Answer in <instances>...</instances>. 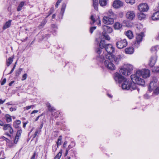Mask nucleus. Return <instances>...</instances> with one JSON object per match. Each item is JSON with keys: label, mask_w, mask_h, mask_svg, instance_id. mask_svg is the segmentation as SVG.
I'll list each match as a JSON object with an SVG mask.
<instances>
[{"label": "nucleus", "mask_w": 159, "mask_h": 159, "mask_svg": "<svg viewBox=\"0 0 159 159\" xmlns=\"http://www.w3.org/2000/svg\"><path fill=\"white\" fill-rule=\"evenodd\" d=\"M150 75V72L149 70L143 69L137 70L135 74L131 75V78L134 82L139 85L144 86L145 84V81L143 79L140 77V76H142L143 78H146L149 77Z\"/></svg>", "instance_id": "1"}, {"label": "nucleus", "mask_w": 159, "mask_h": 159, "mask_svg": "<svg viewBox=\"0 0 159 159\" xmlns=\"http://www.w3.org/2000/svg\"><path fill=\"white\" fill-rule=\"evenodd\" d=\"M103 32L102 34H100L99 38L96 39V40L98 43L100 42L99 46L101 48H103L104 46L105 40H110V38L106 33L110 34L113 31V29L111 27L103 25L102 26Z\"/></svg>", "instance_id": "2"}, {"label": "nucleus", "mask_w": 159, "mask_h": 159, "mask_svg": "<svg viewBox=\"0 0 159 159\" xmlns=\"http://www.w3.org/2000/svg\"><path fill=\"white\" fill-rule=\"evenodd\" d=\"M105 43L104 46L103 48H101L100 47V48H97L96 52L99 55H102L106 57V55H108L109 54H111L114 52L115 51V48L111 44H108L105 45Z\"/></svg>", "instance_id": "3"}, {"label": "nucleus", "mask_w": 159, "mask_h": 159, "mask_svg": "<svg viewBox=\"0 0 159 159\" xmlns=\"http://www.w3.org/2000/svg\"><path fill=\"white\" fill-rule=\"evenodd\" d=\"M97 60L99 61L100 63L104 64L105 67L107 69L111 70H113L115 69L114 65L111 62V60L106 58L104 56L100 55L97 56Z\"/></svg>", "instance_id": "4"}, {"label": "nucleus", "mask_w": 159, "mask_h": 159, "mask_svg": "<svg viewBox=\"0 0 159 159\" xmlns=\"http://www.w3.org/2000/svg\"><path fill=\"white\" fill-rule=\"evenodd\" d=\"M132 82L130 80L125 78L122 82L121 87L122 89L125 90H134L136 88L137 84L135 82H134L132 80Z\"/></svg>", "instance_id": "5"}, {"label": "nucleus", "mask_w": 159, "mask_h": 159, "mask_svg": "<svg viewBox=\"0 0 159 159\" xmlns=\"http://www.w3.org/2000/svg\"><path fill=\"white\" fill-rule=\"evenodd\" d=\"M133 69V66L132 65L125 64L120 67L119 71L123 75L128 76L130 74V72Z\"/></svg>", "instance_id": "6"}, {"label": "nucleus", "mask_w": 159, "mask_h": 159, "mask_svg": "<svg viewBox=\"0 0 159 159\" xmlns=\"http://www.w3.org/2000/svg\"><path fill=\"white\" fill-rule=\"evenodd\" d=\"M157 80L156 78L150 83L148 90L150 92L153 91V94L158 95L159 94V87L157 86Z\"/></svg>", "instance_id": "7"}, {"label": "nucleus", "mask_w": 159, "mask_h": 159, "mask_svg": "<svg viewBox=\"0 0 159 159\" xmlns=\"http://www.w3.org/2000/svg\"><path fill=\"white\" fill-rule=\"evenodd\" d=\"M106 58L108 59L112 62L118 64L122 58L121 55L119 54L117 55L109 54L108 55H106Z\"/></svg>", "instance_id": "8"}, {"label": "nucleus", "mask_w": 159, "mask_h": 159, "mask_svg": "<svg viewBox=\"0 0 159 159\" xmlns=\"http://www.w3.org/2000/svg\"><path fill=\"white\" fill-rule=\"evenodd\" d=\"M114 78L115 81L119 83H122L125 78L118 72H116L115 73L114 75Z\"/></svg>", "instance_id": "9"}, {"label": "nucleus", "mask_w": 159, "mask_h": 159, "mask_svg": "<svg viewBox=\"0 0 159 159\" xmlns=\"http://www.w3.org/2000/svg\"><path fill=\"white\" fill-rule=\"evenodd\" d=\"M127 44V43L126 39L120 40L116 43V46L117 48L119 49H122L125 47Z\"/></svg>", "instance_id": "10"}, {"label": "nucleus", "mask_w": 159, "mask_h": 159, "mask_svg": "<svg viewBox=\"0 0 159 159\" xmlns=\"http://www.w3.org/2000/svg\"><path fill=\"white\" fill-rule=\"evenodd\" d=\"M103 22L106 25H112L114 22V18L109 16H104L102 19Z\"/></svg>", "instance_id": "11"}, {"label": "nucleus", "mask_w": 159, "mask_h": 159, "mask_svg": "<svg viewBox=\"0 0 159 159\" xmlns=\"http://www.w3.org/2000/svg\"><path fill=\"white\" fill-rule=\"evenodd\" d=\"M138 7L139 11L140 12L147 11L149 9L148 5L146 3L140 4Z\"/></svg>", "instance_id": "12"}, {"label": "nucleus", "mask_w": 159, "mask_h": 159, "mask_svg": "<svg viewBox=\"0 0 159 159\" xmlns=\"http://www.w3.org/2000/svg\"><path fill=\"white\" fill-rule=\"evenodd\" d=\"M144 36V34L143 33H141L139 34H136V41L135 43V45H139L140 42L142 41L143 38Z\"/></svg>", "instance_id": "13"}, {"label": "nucleus", "mask_w": 159, "mask_h": 159, "mask_svg": "<svg viewBox=\"0 0 159 159\" xmlns=\"http://www.w3.org/2000/svg\"><path fill=\"white\" fill-rule=\"evenodd\" d=\"M123 5V3L120 0H115L113 3V7L115 8H119Z\"/></svg>", "instance_id": "14"}, {"label": "nucleus", "mask_w": 159, "mask_h": 159, "mask_svg": "<svg viewBox=\"0 0 159 159\" xmlns=\"http://www.w3.org/2000/svg\"><path fill=\"white\" fill-rule=\"evenodd\" d=\"M135 16V13L133 11H128L126 14V18L130 20H132L134 19Z\"/></svg>", "instance_id": "15"}, {"label": "nucleus", "mask_w": 159, "mask_h": 159, "mask_svg": "<svg viewBox=\"0 0 159 159\" xmlns=\"http://www.w3.org/2000/svg\"><path fill=\"white\" fill-rule=\"evenodd\" d=\"M3 129L4 130H8L11 134H13L14 132L13 128L10 124H5L3 125Z\"/></svg>", "instance_id": "16"}, {"label": "nucleus", "mask_w": 159, "mask_h": 159, "mask_svg": "<svg viewBox=\"0 0 159 159\" xmlns=\"http://www.w3.org/2000/svg\"><path fill=\"white\" fill-rule=\"evenodd\" d=\"M157 60V56L156 55H154L153 56L151 57L149 62V66L151 67H153L155 64Z\"/></svg>", "instance_id": "17"}, {"label": "nucleus", "mask_w": 159, "mask_h": 159, "mask_svg": "<svg viewBox=\"0 0 159 159\" xmlns=\"http://www.w3.org/2000/svg\"><path fill=\"white\" fill-rule=\"evenodd\" d=\"M90 19L92 21V22H90V24L93 25L95 22H96L97 23L98 25L99 26L101 25V22L99 16H98V18L95 20L93 16L92 15L90 17Z\"/></svg>", "instance_id": "18"}, {"label": "nucleus", "mask_w": 159, "mask_h": 159, "mask_svg": "<svg viewBox=\"0 0 159 159\" xmlns=\"http://www.w3.org/2000/svg\"><path fill=\"white\" fill-rule=\"evenodd\" d=\"M152 19L153 20H159V11L154 13L152 16Z\"/></svg>", "instance_id": "19"}, {"label": "nucleus", "mask_w": 159, "mask_h": 159, "mask_svg": "<svg viewBox=\"0 0 159 159\" xmlns=\"http://www.w3.org/2000/svg\"><path fill=\"white\" fill-rule=\"evenodd\" d=\"M125 52L126 54H132L134 52V48L132 47L127 48L125 49Z\"/></svg>", "instance_id": "20"}, {"label": "nucleus", "mask_w": 159, "mask_h": 159, "mask_svg": "<svg viewBox=\"0 0 159 159\" xmlns=\"http://www.w3.org/2000/svg\"><path fill=\"white\" fill-rule=\"evenodd\" d=\"M114 29L116 30H119L122 27V25L119 22H116L113 25Z\"/></svg>", "instance_id": "21"}, {"label": "nucleus", "mask_w": 159, "mask_h": 159, "mask_svg": "<svg viewBox=\"0 0 159 159\" xmlns=\"http://www.w3.org/2000/svg\"><path fill=\"white\" fill-rule=\"evenodd\" d=\"M126 35L128 38L129 39H131L133 37V35L132 32L130 30H128L126 31L125 34Z\"/></svg>", "instance_id": "22"}, {"label": "nucleus", "mask_w": 159, "mask_h": 159, "mask_svg": "<svg viewBox=\"0 0 159 159\" xmlns=\"http://www.w3.org/2000/svg\"><path fill=\"white\" fill-rule=\"evenodd\" d=\"M159 46L158 45H156L155 46L152 47L151 48V51L152 52H154V53L156 54L157 51L159 50Z\"/></svg>", "instance_id": "23"}, {"label": "nucleus", "mask_w": 159, "mask_h": 159, "mask_svg": "<svg viewBox=\"0 0 159 159\" xmlns=\"http://www.w3.org/2000/svg\"><path fill=\"white\" fill-rule=\"evenodd\" d=\"M20 123L21 121L20 120H17L13 122V126L16 128H18Z\"/></svg>", "instance_id": "24"}, {"label": "nucleus", "mask_w": 159, "mask_h": 159, "mask_svg": "<svg viewBox=\"0 0 159 159\" xmlns=\"http://www.w3.org/2000/svg\"><path fill=\"white\" fill-rule=\"evenodd\" d=\"M25 5V2L24 1H22L20 2L19 4L18 7L17 8V11H21L22 7Z\"/></svg>", "instance_id": "25"}, {"label": "nucleus", "mask_w": 159, "mask_h": 159, "mask_svg": "<svg viewBox=\"0 0 159 159\" xmlns=\"http://www.w3.org/2000/svg\"><path fill=\"white\" fill-rule=\"evenodd\" d=\"M11 20H9L3 26V29L5 30L10 27L11 25Z\"/></svg>", "instance_id": "26"}, {"label": "nucleus", "mask_w": 159, "mask_h": 159, "mask_svg": "<svg viewBox=\"0 0 159 159\" xmlns=\"http://www.w3.org/2000/svg\"><path fill=\"white\" fill-rule=\"evenodd\" d=\"M106 14L108 15L107 16H109L113 18L115 16V14L111 9H110L107 12Z\"/></svg>", "instance_id": "27"}, {"label": "nucleus", "mask_w": 159, "mask_h": 159, "mask_svg": "<svg viewBox=\"0 0 159 159\" xmlns=\"http://www.w3.org/2000/svg\"><path fill=\"white\" fill-rule=\"evenodd\" d=\"M93 6L94 9L96 10H98V0H93Z\"/></svg>", "instance_id": "28"}, {"label": "nucleus", "mask_w": 159, "mask_h": 159, "mask_svg": "<svg viewBox=\"0 0 159 159\" xmlns=\"http://www.w3.org/2000/svg\"><path fill=\"white\" fill-rule=\"evenodd\" d=\"M107 0H99V3L101 6L103 7L106 5Z\"/></svg>", "instance_id": "29"}, {"label": "nucleus", "mask_w": 159, "mask_h": 159, "mask_svg": "<svg viewBox=\"0 0 159 159\" xmlns=\"http://www.w3.org/2000/svg\"><path fill=\"white\" fill-rule=\"evenodd\" d=\"M146 17V15L142 13H140L139 14L138 18L139 19L141 20H143Z\"/></svg>", "instance_id": "30"}, {"label": "nucleus", "mask_w": 159, "mask_h": 159, "mask_svg": "<svg viewBox=\"0 0 159 159\" xmlns=\"http://www.w3.org/2000/svg\"><path fill=\"white\" fill-rule=\"evenodd\" d=\"M13 58L10 57L6 61V64L7 66H9L11 64L13 61Z\"/></svg>", "instance_id": "31"}, {"label": "nucleus", "mask_w": 159, "mask_h": 159, "mask_svg": "<svg viewBox=\"0 0 159 159\" xmlns=\"http://www.w3.org/2000/svg\"><path fill=\"white\" fill-rule=\"evenodd\" d=\"M62 140V136H60L58 138L56 143L57 148H58L59 146L61 144Z\"/></svg>", "instance_id": "32"}, {"label": "nucleus", "mask_w": 159, "mask_h": 159, "mask_svg": "<svg viewBox=\"0 0 159 159\" xmlns=\"http://www.w3.org/2000/svg\"><path fill=\"white\" fill-rule=\"evenodd\" d=\"M62 150L61 149L60 152L57 154V155L54 157V159H60L62 155Z\"/></svg>", "instance_id": "33"}, {"label": "nucleus", "mask_w": 159, "mask_h": 159, "mask_svg": "<svg viewBox=\"0 0 159 159\" xmlns=\"http://www.w3.org/2000/svg\"><path fill=\"white\" fill-rule=\"evenodd\" d=\"M46 105L48 108V110L49 111H53L55 110L54 108L52 107L49 103H47L46 104Z\"/></svg>", "instance_id": "34"}, {"label": "nucleus", "mask_w": 159, "mask_h": 159, "mask_svg": "<svg viewBox=\"0 0 159 159\" xmlns=\"http://www.w3.org/2000/svg\"><path fill=\"white\" fill-rule=\"evenodd\" d=\"M6 120L7 122H10L11 121V117L9 115H6L5 116Z\"/></svg>", "instance_id": "35"}, {"label": "nucleus", "mask_w": 159, "mask_h": 159, "mask_svg": "<svg viewBox=\"0 0 159 159\" xmlns=\"http://www.w3.org/2000/svg\"><path fill=\"white\" fill-rule=\"evenodd\" d=\"M125 1L127 3L131 5H133L135 2V0H125Z\"/></svg>", "instance_id": "36"}, {"label": "nucleus", "mask_w": 159, "mask_h": 159, "mask_svg": "<svg viewBox=\"0 0 159 159\" xmlns=\"http://www.w3.org/2000/svg\"><path fill=\"white\" fill-rule=\"evenodd\" d=\"M47 20L46 19H44L41 22L40 25H39V26H43L47 23Z\"/></svg>", "instance_id": "37"}, {"label": "nucleus", "mask_w": 159, "mask_h": 159, "mask_svg": "<svg viewBox=\"0 0 159 159\" xmlns=\"http://www.w3.org/2000/svg\"><path fill=\"white\" fill-rule=\"evenodd\" d=\"M66 4H64L62 5V7H61V13L62 15H63V14L64 13V11L65 10V7H66Z\"/></svg>", "instance_id": "38"}, {"label": "nucleus", "mask_w": 159, "mask_h": 159, "mask_svg": "<svg viewBox=\"0 0 159 159\" xmlns=\"http://www.w3.org/2000/svg\"><path fill=\"white\" fill-rule=\"evenodd\" d=\"M75 145V143L74 142H72L69 145L68 148L69 149L73 147Z\"/></svg>", "instance_id": "39"}, {"label": "nucleus", "mask_w": 159, "mask_h": 159, "mask_svg": "<svg viewBox=\"0 0 159 159\" xmlns=\"http://www.w3.org/2000/svg\"><path fill=\"white\" fill-rule=\"evenodd\" d=\"M152 70L153 72H158L159 71V67L158 66L155 67L152 69Z\"/></svg>", "instance_id": "40"}, {"label": "nucleus", "mask_w": 159, "mask_h": 159, "mask_svg": "<svg viewBox=\"0 0 159 159\" xmlns=\"http://www.w3.org/2000/svg\"><path fill=\"white\" fill-rule=\"evenodd\" d=\"M22 132V130L21 129L18 130L16 134V137H18L19 138V137L20 136Z\"/></svg>", "instance_id": "41"}, {"label": "nucleus", "mask_w": 159, "mask_h": 159, "mask_svg": "<svg viewBox=\"0 0 159 159\" xmlns=\"http://www.w3.org/2000/svg\"><path fill=\"white\" fill-rule=\"evenodd\" d=\"M34 107V105H31L30 106H27L24 107V110H28L31 108H33Z\"/></svg>", "instance_id": "42"}, {"label": "nucleus", "mask_w": 159, "mask_h": 159, "mask_svg": "<svg viewBox=\"0 0 159 159\" xmlns=\"http://www.w3.org/2000/svg\"><path fill=\"white\" fill-rule=\"evenodd\" d=\"M4 152L1 151L0 152V159H4V157L3 156Z\"/></svg>", "instance_id": "43"}, {"label": "nucleus", "mask_w": 159, "mask_h": 159, "mask_svg": "<svg viewBox=\"0 0 159 159\" xmlns=\"http://www.w3.org/2000/svg\"><path fill=\"white\" fill-rule=\"evenodd\" d=\"M27 76V74L25 73L22 76L21 80L22 81L26 79Z\"/></svg>", "instance_id": "44"}, {"label": "nucleus", "mask_w": 159, "mask_h": 159, "mask_svg": "<svg viewBox=\"0 0 159 159\" xmlns=\"http://www.w3.org/2000/svg\"><path fill=\"white\" fill-rule=\"evenodd\" d=\"M96 28V26H93L91 27L90 29V32L91 33H92L94 30H95Z\"/></svg>", "instance_id": "45"}, {"label": "nucleus", "mask_w": 159, "mask_h": 159, "mask_svg": "<svg viewBox=\"0 0 159 159\" xmlns=\"http://www.w3.org/2000/svg\"><path fill=\"white\" fill-rule=\"evenodd\" d=\"M16 62L15 63V64H14V66L12 69L11 70L10 72L9 73V74H11L13 71L14 70V69H15V67L16 66Z\"/></svg>", "instance_id": "46"}, {"label": "nucleus", "mask_w": 159, "mask_h": 159, "mask_svg": "<svg viewBox=\"0 0 159 159\" xmlns=\"http://www.w3.org/2000/svg\"><path fill=\"white\" fill-rule=\"evenodd\" d=\"M54 11V9L53 8H51L50 10L49 11V15H50Z\"/></svg>", "instance_id": "47"}, {"label": "nucleus", "mask_w": 159, "mask_h": 159, "mask_svg": "<svg viewBox=\"0 0 159 159\" xmlns=\"http://www.w3.org/2000/svg\"><path fill=\"white\" fill-rule=\"evenodd\" d=\"M16 109H17V107H12L10 108V110L11 111H16Z\"/></svg>", "instance_id": "48"}, {"label": "nucleus", "mask_w": 159, "mask_h": 159, "mask_svg": "<svg viewBox=\"0 0 159 159\" xmlns=\"http://www.w3.org/2000/svg\"><path fill=\"white\" fill-rule=\"evenodd\" d=\"M19 139V137H16V136L14 140V142L15 143H17L18 140Z\"/></svg>", "instance_id": "49"}, {"label": "nucleus", "mask_w": 159, "mask_h": 159, "mask_svg": "<svg viewBox=\"0 0 159 159\" xmlns=\"http://www.w3.org/2000/svg\"><path fill=\"white\" fill-rule=\"evenodd\" d=\"M62 1V0H58L57 1V2L56 5L55 6V7H58V5Z\"/></svg>", "instance_id": "50"}, {"label": "nucleus", "mask_w": 159, "mask_h": 159, "mask_svg": "<svg viewBox=\"0 0 159 159\" xmlns=\"http://www.w3.org/2000/svg\"><path fill=\"white\" fill-rule=\"evenodd\" d=\"M39 130L37 129L36 131L33 136V138H35L36 136H37V134H38V132H39Z\"/></svg>", "instance_id": "51"}, {"label": "nucleus", "mask_w": 159, "mask_h": 159, "mask_svg": "<svg viewBox=\"0 0 159 159\" xmlns=\"http://www.w3.org/2000/svg\"><path fill=\"white\" fill-rule=\"evenodd\" d=\"M57 147L56 145L54 146L52 148V151L54 152H55L57 149Z\"/></svg>", "instance_id": "52"}, {"label": "nucleus", "mask_w": 159, "mask_h": 159, "mask_svg": "<svg viewBox=\"0 0 159 159\" xmlns=\"http://www.w3.org/2000/svg\"><path fill=\"white\" fill-rule=\"evenodd\" d=\"M6 79L5 78L2 81L1 83V84L2 85H3L4 84L6 83Z\"/></svg>", "instance_id": "53"}, {"label": "nucleus", "mask_w": 159, "mask_h": 159, "mask_svg": "<svg viewBox=\"0 0 159 159\" xmlns=\"http://www.w3.org/2000/svg\"><path fill=\"white\" fill-rule=\"evenodd\" d=\"M21 70H22L21 69H20V70L16 72V75H17V76L19 75L20 74Z\"/></svg>", "instance_id": "54"}, {"label": "nucleus", "mask_w": 159, "mask_h": 159, "mask_svg": "<svg viewBox=\"0 0 159 159\" xmlns=\"http://www.w3.org/2000/svg\"><path fill=\"white\" fill-rule=\"evenodd\" d=\"M67 141H65L64 142L63 145V148H65L67 146Z\"/></svg>", "instance_id": "55"}, {"label": "nucleus", "mask_w": 159, "mask_h": 159, "mask_svg": "<svg viewBox=\"0 0 159 159\" xmlns=\"http://www.w3.org/2000/svg\"><path fill=\"white\" fill-rule=\"evenodd\" d=\"M59 113H60L59 112H57L54 113V116H55V117H57L58 115L59 114Z\"/></svg>", "instance_id": "56"}, {"label": "nucleus", "mask_w": 159, "mask_h": 159, "mask_svg": "<svg viewBox=\"0 0 159 159\" xmlns=\"http://www.w3.org/2000/svg\"><path fill=\"white\" fill-rule=\"evenodd\" d=\"M69 149H69L68 148H66V152L65 154V157L67 156V155L68 153V151Z\"/></svg>", "instance_id": "57"}, {"label": "nucleus", "mask_w": 159, "mask_h": 159, "mask_svg": "<svg viewBox=\"0 0 159 159\" xmlns=\"http://www.w3.org/2000/svg\"><path fill=\"white\" fill-rule=\"evenodd\" d=\"M5 134L11 138V136L7 132H6L5 133Z\"/></svg>", "instance_id": "58"}, {"label": "nucleus", "mask_w": 159, "mask_h": 159, "mask_svg": "<svg viewBox=\"0 0 159 159\" xmlns=\"http://www.w3.org/2000/svg\"><path fill=\"white\" fill-rule=\"evenodd\" d=\"M4 125L5 124H4V123L3 121L0 120V125L1 126H3V125Z\"/></svg>", "instance_id": "59"}, {"label": "nucleus", "mask_w": 159, "mask_h": 159, "mask_svg": "<svg viewBox=\"0 0 159 159\" xmlns=\"http://www.w3.org/2000/svg\"><path fill=\"white\" fill-rule=\"evenodd\" d=\"M38 112V111L34 110L31 113V114H33L34 113H36Z\"/></svg>", "instance_id": "60"}, {"label": "nucleus", "mask_w": 159, "mask_h": 159, "mask_svg": "<svg viewBox=\"0 0 159 159\" xmlns=\"http://www.w3.org/2000/svg\"><path fill=\"white\" fill-rule=\"evenodd\" d=\"M5 101V100H2L1 99H0V104H2Z\"/></svg>", "instance_id": "61"}, {"label": "nucleus", "mask_w": 159, "mask_h": 159, "mask_svg": "<svg viewBox=\"0 0 159 159\" xmlns=\"http://www.w3.org/2000/svg\"><path fill=\"white\" fill-rule=\"evenodd\" d=\"M35 153H34V154H33V156L31 157V159H35Z\"/></svg>", "instance_id": "62"}, {"label": "nucleus", "mask_w": 159, "mask_h": 159, "mask_svg": "<svg viewBox=\"0 0 159 159\" xmlns=\"http://www.w3.org/2000/svg\"><path fill=\"white\" fill-rule=\"evenodd\" d=\"M119 15L120 17H122L123 16V13L120 12V13H119Z\"/></svg>", "instance_id": "63"}, {"label": "nucleus", "mask_w": 159, "mask_h": 159, "mask_svg": "<svg viewBox=\"0 0 159 159\" xmlns=\"http://www.w3.org/2000/svg\"><path fill=\"white\" fill-rule=\"evenodd\" d=\"M144 97L145 98L148 99V95L147 94H146L144 95Z\"/></svg>", "instance_id": "64"}]
</instances>
